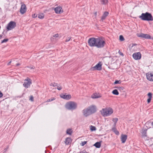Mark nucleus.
Instances as JSON below:
<instances>
[{
  "label": "nucleus",
  "mask_w": 153,
  "mask_h": 153,
  "mask_svg": "<svg viewBox=\"0 0 153 153\" xmlns=\"http://www.w3.org/2000/svg\"><path fill=\"white\" fill-rule=\"evenodd\" d=\"M82 112L83 115L85 117H87L91 114L87 108L84 109L82 111Z\"/></svg>",
  "instance_id": "4468645a"
},
{
  "label": "nucleus",
  "mask_w": 153,
  "mask_h": 153,
  "mask_svg": "<svg viewBox=\"0 0 153 153\" xmlns=\"http://www.w3.org/2000/svg\"><path fill=\"white\" fill-rule=\"evenodd\" d=\"M94 14H95V15L96 16V15H97V12H95Z\"/></svg>",
  "instance_id": "8fccbe9b"
},
{
  "label": "nucleus",
  "mask_w": 153,
  "mask_h": 153,
  "mask_svg": "<svg viewBox=\"0 0 153 153\" xmlns=\"http://www.w3.org/2000/svg\"><path fill=\"white\" fill-rule=\"evenodd\" d=\"M118 119L117 118H113L112 120L114 122V125L115 126L116 123L117 122Z\"/></svg>",
  "instance_id": "c85d7f7f"
},
{
  "label": "nucleus",
  "mask_w": 153,
  "mask_h": 153,
  "mask_svg": "<svg viewBox=\"0 0 153 153\" xmlns=\"http://www.w3.org/2000/svg\"><path fill=\"white\" fill-rule=\"evenodd\" d=\"M94 145L97 148H100L101 146V143L99 142H97L95 143Z\"/></svg>",
  "instance_id": "6ab92c4d"
},
{
  "label": "nucleus",
  "mask_w": 153,
  "mask_h": 153,
  "mask_svg": "<svg viewBox=\"0 0 153 153\" xmlns=\"http://www.w3.org/2000/svg\"><path fill=\"white\" fill-rule=\"evenodd\" d=\"M108 12H104L101 17V21H102L103 20H104L106 18V17L108 16Z\"/></svg>",
  "instance_id": "f3484780"
},
{
  "label": "nucleus",
  "mask_w": 153,
  "mask_h": 153,
  "mask_svg": "<svg viewBox=\"0 0 153 153\" xmlns=\"http://www.w3.org/2000/svg\"><path fill=\"white\" fill-rule=\"evenodd\" d=\"M148 96L149 98H152V94L151 93H149L148 94Z\"/></svg>",
  "instance_id": "7c9ffc66"
},
{
  "label": "nucleus",
  "mask_w": 153,
  "mask_h": 153,
  "mask_svg": "<svg viewBox=\"0 0 153 153\" xmlns=\"http://www.w3.org/2000/svg\"><path fill=\"white\" fill-rule=\"evenodd\" d=\"M80 153H86V152H80Z\"/></svg>",
  "instance_id": "603ef678"
},
{
  "label": "nucleus",
  "mask_w": 153,
  "mask_h": 153,
  "mask_svg": "<svg viewBox=\"0 0 153 153\" xmlns=\"http://www.w3.org/2000/svg\"><path fill=\"white\" fill-rule=\"evenodd\" d=\"M58 84L57 83H51L50 84V86H53V87H55L56 86H57Z\"/></svg>",
  "instance_id": "a878e982"
},
{
  "label": "nucleus",
  "mask_w": 153,
  "mask_h": 153,
  "mask_svg": "<svg viewBox=\"0 0 153 153\" xmlns=\"http://www.w3.org/2000/svg\"><path fill=\"white\" fill-rule=\"evenodd\" d=\"M30 100L31 101H33V98L32 96H31L30 97Z\"/></svg>",
  "instance_id": "e433bc0d"
},
{
  "label": "nucleus",
  "mask_w": 153,
  "mask_h": 153,
  "mask_svg": "<svg viewBox=\"0 0 153 153\" xmlns=\"http://www.w3.org/2000/svg\"><path fill=\"white\" fill-rule=\"evenodd\" d=\"M136 45V44H133V45Z\"/></svg>",
  "instance_id": "864d4df0"
},
{
  "label": "nucleus",
  "mask_w": 153,
  "mask_h": 153,
  "mask_svg": "<svg viewBox=\"0 0 153 153\" xmlns=\"http://www.w3.org/2000/svg\"><path fill=\"white\" fill-rule=\"evenodd\" d=\"M20 65V64H19V63H17V64H16V65L17 66H19V65Z\"/></svg>",
  "instance_id": "09e8293b"
},
{
  "label": "nucleus",
  "mask_w": 153,
  "mask_h": 153,
  "mask_svg": "<svg viewBox=\"0 0 153 153\" xmlns=\"http://www.w3.org/2000/svg\"><path fill=\"white\" fill-rule=\"evenodd\" d=\"M71 38H70L69 37H68L66 39L65 42H67L69 41L70 39Z\"/></svg>",
  "instance_id": "4c0bfd02"
},
{
  "label": "nucleus",
  "mask_w": 153,
  "mask_h": 153,
  "mask_svg": "<svg viewBox=\"0 0 153 153\" xmlns=\"http://www.w3.org/2000/svg\"><path fill=\"white\" fill-rule=\"evenodd\" d=\"M59 36V35L58 34H56L54 35L53 36L54 37H57Z\"/></svg>",
  "instance_id": "58836bf2"
},
{
  "label": "nucleus",
  "mask_w": 153,
  "mask_h": 153,
  "mask_svg": "<svg viewBox=\"0 0 153 153\" xmlns=\"http://www.w3.org/2000/svg\"><path fill=\"white\" fill-rule=\"evenodd\" d=\"M60 97L64 99H66V100H69L70 99L71 97V96L70 95H65V94H62L60 95Z\"/></svg>",
  "instance_id": "2eb2a0df"
},
{
  "label": "nucleus",
  "mask_w": 153,
  "mask_h": 153,
  "mask_svg": "<svg viewBox=\"0 0 153 153\" xmlns=\"http://www.w3.org/2000/svg\"><path fill=\"white\" fill-rule=\"evenodd\" d=\"M57 88L59 90H60L62 88V87L60 85H57Z\"/></svg>",
  "instance_id": "473e14b6"
},
{
  "label": "nucleus",
  "mask_w": 153,
  "mask_h": 153,
  "mask_svg": "<svg viewBox=\"0 0 153 153\" xmlns=\"http://www.w3.org/2000/svg\"><path fill=\"white\" fill-rule=\"evenodd\" d=\"M87 143V142L86 141H84V142H82V143H81V145L82 146H84L85 144Z\"/></svg>",
  "instance_id": "72a5a7b5"
},
{
  "label": "nucleus",
  "mask_w": 153,
  "mask_h": 153,
  "mask_svg": "<svg viewBox=\"0 0 153 153\" xmlns=\"http://www.w3.org/2000/svg\"><path fill=\"white\" fill-rule=\"evenodd\" d=\"M127 139V135H126L122 134L121 135V139L122 142L124 143L126 142Z\"/></svg>",
  "instance_id": "dca6fc26"
},
{
  "label": "nucleus",
  "mask_w": 153,
  "mask_h": 153,
  "mask_svg": "<svg viewBox=\"0 0 153 153\" xmlns=\"http://www.w3.org/2000/svg\"><path fill=\"white\" fill-rule=\"evenodd\" d=\"M139 18L143 20L150 21L153 20V18L151 14L146 12L145 13H142L140 16Z\"/></svg>",
  "instance_id": "f03ea898"
},
{
  "label": "nucleus",
  "mask_w": 153,
  "mask_h": 153,
  "mask_svg": "<svg viewBox=\"0 0 153 153\" xmlns=\"http://www.w3.org/2000/svg\"><path fill=\"white\" fill-rule=\"evenodd\" d=\"M72 140L69 137H67L66 138L65 140V143L66 145H68L71 143Z\"/></svg>",
  "instance_id": "a211bd4d"
},
{
  "label": "nucleus",
  "mask_w": 153,
  "mask_h": 153,
  "mask_svg": "<svg viewBox=\"0 0 153 153\" xmlns=\"http://www.w3.org/2000/svg\"><path fill=\"white\" fill-rule=\"evenodd\" d=\"M44 15L43 13H41L38 14V17L39 18L42 19L44 18Z\"/></svg>",
  "instance_id": "5701e85b"
},
{
  "label": "nucleus",
  "mask_w": 153,
  "mask_h": 153,
  "mask_svg": "<svg viewBox=\"0 0 153 153\" xmlns=\"http://www.w3.org/2000/svg\"><path fill=\"white\" fill-rule=\"evenodd\" d=\"M90 129L91 131H95L96 130V128L95 126H91L90 127Z\"/></svg>",
  "instance_id": "bb28decb"
},
{
  "label": "nucleus",
  "mask_w": 153,
  "mask_h": 153,
  "mask_svg": "<svg viewBox=\"0 0 153 153\" xmlns=\"http://www.w3.org/2000/svg\"><path fill=\"white\" fill-rule=\"evenodd\" d=\"M2 35H0V39H1L2 38Z\"/></svg>",
  "instance_id": "49530a36"
},
{
  "label": "nucleus",
  "mask_w": 153,
  "mask_h": 153,
  "mask_svg": "<svg viewBox=\"0 0 153 153\" xmlns=\"http://www.w3.org/2000/svg\"><path fill=\"white\" fill-rule=\"evenodd\" d=\"M92 70H101L102 69V65L98 63L91 68Z\"/></svg>",
  "instance_id": "f8f14e48"
},
{
  "label": "nucleus",
  "mask_w": 153,
  "mask_h": 153,
  "mask_svg": "<svg viewBox=\"0 0 153 153\" xmlns=\"http://www.w3.org/2000/svg\"><path fill=\"white\" fill-rule=\"evenodd\" d=\"M112 93L113 94L116 95H118L119 94V92L117 89L114 90L112 91Z\"/></svg>",
  "instance_id": "393cba45"
},
{
  "label": "nucleus",
  "mask_w": 153,
  "mask_h": 153,
  "mask_svg": "<svg viewBox=\"0 0 153 153\" xmlns=\"http://www.w3.org/2000/svg\"><path fill=\"white\" fill-rule=\"evenodd\" d=\"M151 125L153 127V122L151 123Z\"/></svg>",
  "instance_id": "3c124183"
},
{
  "label": "nucleus",
  "mask_w": 153,
  "mask_h": 153,
  "mask_svg": "<svg viewBox=\"0 0 153 153\" xmlns=\"http://www.w3.org/2000/svg\"><path fill=\"white\" fill-rule=\"evenodd\" d=\"M77 106L76 103L74 102H67L65 105V107L67 109L69 110H74L76 109Z\"/></svg>",
  "instance_id": "20e7f679"
},
{
  "label": "nucleus",
  "mask_w": 153,
  "mask_h": 153,
  "mask_svg": "<svg viewBox=\"0 0 153 153\" xmlns=\"http://www.w3.org/2000/svg\"><path fill=\"white\" fill-rule=\"evenodd\" d=\"M146 130H147L146 129H143L142 130L141 133L143 136H146Z\"/></svg>",
  "instance_id": "aec40b11"
},
{
  "label": "nucleus",
  "mask_w": 153,
  "mask_h": 153,
  "mask_svg": "<svg viewBox=\"0 0 153 153\" xmlns=\"http://www.w3.org/2000/svg\"><path fill=\"white\" fill-rule=\"evenodd\" d=\"M26 8L25 4H22L20 9V12L22 14H24L26 11Z\"/></svg>",
  "instance_id": "ddd939ff"
},
{
  "label": "nucleus",
  "mask_w": 153,
  "mask_h": 153,
  "mask_svg": "<svg viewBox=\"0 0 153 153\" xmlns=\"http://www.w3.org/2000/svg\"><path fill=\"white\" fill-rule=\"evenodd\" d=\"M118 53L120 55H121L122 56H124L123 54L120 51H119Z\"/></svg>",
  "instance_id": "ea45409f"
},
{
  "label": "nucleus",
  "mask_w": 153,
  "mask_h": 153,
  "mask_svg": "<svg viewBox=\"0 0 153 153\" xmlns=\"http://www.w3.org/2000/svg\"><path fill=\"white\" fill-rule=\"evenodd\" d=\"M150 123L149 122H147L146 124H145V126L147 127H148V125H149V123Z\"/></svg>",
  "instance_id": "37998d69"
},
{
  "label": "nucleus",
  "mask_w": 153,
  "mask_h": 153,
  "mask_svg": "<svg viewBox=\"0 0 153 153\" xmlns=\"http://www.w3.org/2000/svg\"><path fill=\"white\" fill-rule=\"evenodd\" d=\"M30 68L31 69H34V66H32V67H30Z\"/></svg>",
  "instance_id": "a18cd8bd"
},
{
  "label": "nucleus",
  "mask_w": 153,
  "mask_h": 153,
  "mask_svg": "<svg viewBox=\"0 0 153 153\" xmlns=\"http://www.w3.org/2000/svg\"><path fill=\"white\" fill-rule=\"evenodd\" d=\"M8 40V39H4L1 41V43L7 42Z\"/></svg>",
  "instance_id": "2f4dec72"
},
{
  "label": "nucleus",
  "mask_w": 153,
  "mask_h": 153,
  "mask_svg": "<svg viewBox=\"0 0 153 153\" xmlns=\"http://www.w3.org/2000/svg\"><path fill=\"white\" fill-rule=\"evenodd\" d=\"M88 43L91 47H95L98 48H101L104 47L105 42L102 38L91 37L88 40Z\"/></svg>",
  "instance_id": "f257e3e1"
},
{
  "label": "nucleus",
  "mask_w": 153,
  "mask_h": 153,
  "mask_svg": "<svg viewBox=\"0 0 153 153\" xmlns=\"http://www.w3.org/2000/svg\"><path fill=\"white\" fill-rule=\"evenodd\" d=\"M11 61H10L7 64V65H9L11 63Z\"/></svg>",
  "instance_id": "de8ad7c7"
},
{
  "label": "nucleus",
  "mask_w": 153,
  "mask_h": 153,
  "mask_svg": "<svg viewBox=\"0 0 153 153\" xmlns=\"http://www.w3.org/2000/svg\"><path fill=\"white\" fill-rule=\"evenodd\" d=\"M137 36L140 37L147 39H151V37L149 35L141 33L137 34Z\"/></svg>",
  "instance_id": "6e6552de"
},
{
  "label": "nucleus",
  "mask_w": 153,
  "mask_h": 153,
  "mask_svg": "<svg viewBox=\"0 0 153 153\" xmlns=\"http://www.w3.org/2000/svg\"><path fill=\"white\" fill-rule=\"evenodd\" d=\"M55 99L54 98H52V99H49L48 100H47V102H51V101H52L53 100H54Z\"/></svg>",
  "instance_id": "c9c22d12"
},
{
  "label": "nucleus",
  "mask_w": 153,
  "mask_h": 153,
  "mask_svg": "<svg viewBox=\"0 0 153 153\" xmlns=\"http://www.w3.org/2000/svg\"><path fill=\"white\" fill-rule=\"evenodd\" d=\"M112 130L117 135H119V131L117 130L115 128H112Z\"/></svg>",
  "instance_id": "b1692460"
},
{
  "label": "nucleus",
  "mask_w": 153,
  "mask_h": 153,
  "mask_svg": "<svg viewBox=\"0 0 153 153\" xmlns=\"http://www.w3.org/2000/svg\"><path fill=\"white\" fill-rule=\"evenodd\" d=\"M100 97V96H99L97 95V94H94L92 96V97L93 98H97Z\"/></svg>",
  "instance_id": "cd10ccee"
},
{
  "label": "nucleus",
  "mask_w": 153,
  "mask_h": 153,
  "mask_svg": "<svg viewBox=\"0 0 153 153\" xmlns=\"http://www.w3.org/2000/svg\"><path fill=\"white\" fill-rule=\"evenodd\" d=\"M32 84V80L29 78L27 77L25 79L23 84V86L26 88L29 87Z\"/></svg>",
  "instance_id": "39448f33"
},
{
  "label": "nucleus",
  "mask_w": 153,
  "mask_h": 153,
  "mask_svg": "<svg viewBox=\"0 0 153 153\" xmlns=\"http://www.w3.org/2000/svg\"><path fill=\"white\" fill-rule=\"evenodd\" d=\"M72 133V131L71 129L69 128L67 130L66 133L67 134L71 135Z\"/></svg>",
  "instance_id": "412c9836"
},
{
  "label": "nucleus",
  "mask_w": 153,
  "mask_h": 153,
  "mask_svg": "<svg viewBox=\"0 0 153 153\" xmlns=\"http://www.w3.org/2000/svg\"><path fill=\"white\" fill-rule=\"evenodd\" d=\"M91 114L94 113L96 111V107L94 105L91 106L87 108Z\"/></svg>",
  "instance_id": "0eeeda50"
},
{
  "label": "nucleus",
  "mask_w": 153,
  "mask_h": 153,
  "mask_svg": "<svg viewBox=\"0 0 153 153\" xmlns=\"http://www.w3.org/2000/svg\"><path fill=\"white\" fill-rule=\"evenodd\" d=\"M119 38H120V40L121 41H123V40H124V37H123V36L122 35H120V36Z\"/></svg>",
  "instance_id": "c756f323"
},
{
  "label": "nucleus",
  "mask_w": 153,
  "mask_h": 153,
  "mask_svg": "<svg viewBox=\"0 0 153 153\" xmlns=\"http://www.w3.org/2000/svg\"><path fill=\"white\" fill-rule=\"evenodd\" d=\"M113 109L110 108H103L100 111L103 117H107L111 114L113 113Z\"/></svg>",
  "instance_id": "7ed1b4c3"
},
{
  "label": "nucleus",
  "mask_w": 153,
  "mask_h": 153,
  "mask_svg": "<svg viewBox=\"0 0 153 153\" xmlns=\"http://www.w3.org/2000/svg\"><path fill=\"white\" fill-rule=\"evenodd\" d=\"M100 1L102 4L104 5L108 3L107 0H100Z\"/></svg>",
  "instance_id": "4be33fe9"
},
{
  "label": "nucleus",
  "mask_w": 153,
  "mask_h": 153,
  "mask_svg": "<svg viewBox=\"0 0 153 153\" xmlns=\"http://www.w3.org/2000/svg\"><path fill=\"white\" fill-rule=\"evenodd\" d=\"M3 96V94H2V93H1L0 91V98L1 97Z\"/></svg>",
  "instance_id": "c03bdc74"
},
{
  "label": "nucleus",
  "mask_w": 153,
  "mask_h": 153,
  "mask_svg": "<svg viewBox=\"0 0 153 153\" xmlns=\"http://www.w3.org/2000/svg\"><path fill=\"white\" fill-rule=\"evenodd\" d=\"M16 26L15 22L13 21L10 22L7 25V29L8 30H10L14 28Z\"/></svg>",
  "instance_id": "423d86ee"
},
{
  "label": "nucleus",
  "mask_w": 153,
  "mask_h": 153,
  "mask_svg": "<svg viewBox=\"0 0 153 153\" xmlns=\"http://www.w3.org/2000/svg\"><path fill=\"white\" fill-rule=\"evenodd\" d=\"M120 80H116L114 82V84H117L118 83H120Z\"/></svg>",
  "instance_id": "f704fd0d"
},
{
  "label": "nucleus",
  "mask_w": 153,
  "mask_h": 153,
  "mask_svg": "<svg viewBox=\"0 0 153 153\" xmlns=\"http://www.w3.org/2000/svg\"><path fill=\"white\" fill-rule=\"evenodd\" d=\"M146 76L148 80L153 81V72H149L146 74Z\"/></svg>",
  "instance_id": "1a4fd4ad"
},
{
  "label": "nucleus",
  "mask_w": 153,
  "mask_h": 153,
  "mask_svg": "<svg viewBox=\"0 0 153 153\" xmlns=\"http://www.w3.org/2000/svg\"><path fill=\"white\" fill-rule=\"evenodd\" d=\"M37 16V15L36 14H34L33 15V18H36Z\"/></svg>",
  "instance_id": "79ce46f5"
},
{
  "label": "nucleus",
  "mask_w": 153,
  "mask_h": 153,
  "mask_svg": "<svg viewBox=\"0 0 153 153\" xmlns=\"http://www.w3.org/2000/svg\"><path fill=\"white\" fill-rule=\"evenodd\" d=\"M133 58L135 60H138L140 59L141 55L140 52L135 53L133 55Z\"/></svg>",
  "instance_id": "9d476101"
},
{
  "label": "nucleus",
  "mask_w": 153,
  "mask_h": 153,
  "mask_svg": "<svg viewBox=\"0 0 153 153\" xmlns=\"http://www.w3.org/2000/svg\"><path fill=\"white\" fill-rule=\"evenodd\" d=\"M54 10L55 13H56L60 14L63 12V10H62V7L59 6L55 8Z\"/></svg>",
  "instance_id": "9b49d317"
},
{
  "label": "nucleus",
  "mask_w": 153,
  "mask_h": 153,
  "mask_svg": "<svg viewBox=\"0 0 153 153\" xmlns=\"http://www.w3.org/2000/svg\"><path fill=\"white\" fill-rule=\"evenodd\" d=\"M151 98H149L147 100V102L148 103H149L151 100Z\"/></svg>",
  "instance_id": "a19ab883"
}]
</instances>
